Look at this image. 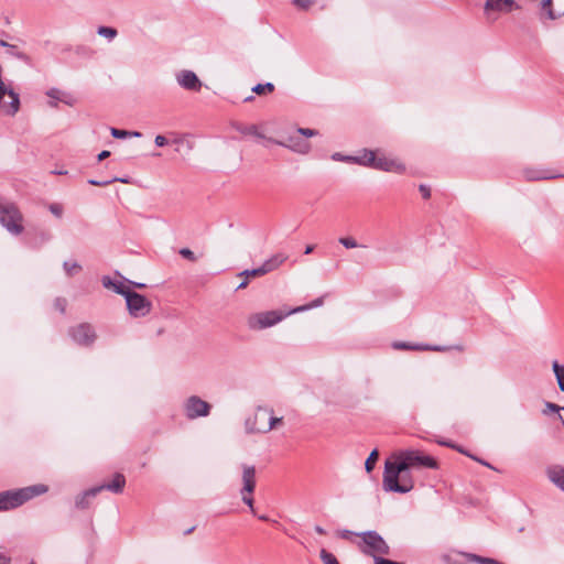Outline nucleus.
Masks as SVG:
<instances>
[{
  "mask_svg": "<svg viewBox=\"0 0 564 564\" xmlns=\"http://www.w3.org/2000/svg\"><path fill=\"white\" fill-rule=\"evenodd\" d=\"M394 462L384 464L382 486L386 491L406 494L414 487L412 476L406 471L411 468L437 469L435 458L424 455L417 449H402L392 455Z\"/></svg>",
  "mask_w": 564,
  "mask_h": 564,
  "instance_id": "nucleus-1",
  "label": "nucleus"
},
{
  "mask_svg": "<svg viewBox=\"0 0 564 564\" xmlns=\"http://www.w3.org/2000/svg\"><path fill=\"white\" fill-rule=\"evenodd\" d=\"M47 491L45 485H33L17 490L0 492V512L8 511L22 506L28 500L43 495Z\"/></svg>",
  "mask_w": 564,
  "mask_h": 564,
  "instance_id": "nucleus-2",
  "label": "nucleus"
},
{
  "mask_svg": "<svg viewBox=\"0 0 564 564\" xmlns=\"http://www.w3.org/2000/svg\"><path fill=\"white\" fill-rule=\"evenodd\" d=\"M0 224L14 236L23 232V215L19 207L4 198H0Z\"/></svg>",
  "mask_w": 564,
  "mask_h": 564,
  "instance_id": "nucleus-3",
  "label": "nucleus"
},
{
  "mask_svg": "<svg viewBox=\"0 0 564 564\" xmlns=\"http://www.w3.org/2000/svg\"><path fill=\"white\" fill-rule=\"evenodd\" d=\"M361 538V542L358 544L359 550L365 555L381 556L389 555L390 547L384 539L377 531H366L357 534Z\"/></svg>",
  "mask_w": 564,
  "mask_h": 564,
  "instance_id": "nucleus-4",
  "label": "nucleus"
},
{
  "mask_svg": "<svg viewBox=\"0 0 564 564\" xmlns=\"http://www.w3.org/2000/svg\"><path fill=\"white\" fill-rule=\"evenodd\" d=\"M284 318L278 311H268L252 314L248 317V326L251 329H264L274 326Z\"/></svg>",
  "mask_w": 564,
  "mask_h": 564,
  "instance_id": "nucleus-5",
  "label": "nucleus"
},
{
  "mask_svg": "<svg viewBox=\"0 0 564 564\" xmlns=\"http://www.w3.org/2000/svg\"><path fill=\"white\" fill-rule=\"evenodd\" d=\"M368 155V167L395 173H403L405 171V166L394 159L384 155L378 156L376 152H369Z\"/></svg>",
  "mask_w": 564,
  "mask_h": 564,
  "instance_id": "nucleus-6",
  "label": "nucleus"
},
{
  "mask_svg": "<svg viewBox=\"0 0 564 564\" xmlns=\"http://www.w3.org/2000/svg\"><path fill=\"white\" fill-rule=\"evenodd\" d=\"M126 302L129 313L134 317L148 315L152 307L151 302L145 296L133 291L126 297Z\"/></svg>",
  "mask_w": 564,
  "mask_h": 564,
  "instance_id": "nucleus-7",
  "label": "nucleus"
},
{
  "mask_svg": "<svg viewBox=\"0 0 564 564\" xmlns=\"http://www.w3.org/2000/svg\"><path fill=\"white\" fill-rule=\"evenodd\" d=\"M210 409L212 405L197 395L187 398L184 403L185 415L189 420L207 416L210 412Z\"/></svg>",
  "mask_w": 564,
  "mask_h": 564,
  "instance_id": "nucleus-8",
  "label": "nucleus"
},
{
  "mask_svg": "<svg viewBox=\"0 0 564 564\" xmlns=\"http://www.w3.org/2000/svg\"><path fill=\"white\" fill-rule=\"evenodd\" d=\"M69 335L79 345H91L96 339V333L90 324L83 323L69 329Z\"/></svg>",
  "mask_w": 564,
  "mask_h": 564,
  "instance_id": "nucleus-9",
  "label": "nucleus"
},
{
  "mask_svg": "<svg viewBox=\"0 0 564 564\" xmlns=\"http://www.w3.org/2000/svg\"><path fill=\"white\" fill-rule=\"evenodd\" d=\"M270 414V408L258 406L254 414L246 420L245 426L247 433H262L260 426L267 424Z\"/></svg>",
  "mask_w": 564,
  "mask_h": 564,
  "instance_id": "nucleus-10",
  "label": "nucleus"
},
{
  "mask_svg": "<svg viewBox=\"0 0 564 564\" xmlns=\"http://www.w3.org/2000/svg\"><path fill=\"white\" fill-rule=\"evenodd\" d=\"M540 8L542 15L550 20L564 15V0H542Z\"/></svg>",
  "mask_w": 564,
  "mask_h": 564,
  "instance_id": "nucleus-11",
  "label": "nucleus"
},
{
  "mask_svg": "<svg viewBox=\"0 0 564 564\" xmlns=\"http://www.w3.org/2000/svg\"><path fill=\"white\" fill-rule=\"evenodd\" d=\"M268 142L269 143H274V144H278V145H281V147H284V148H289L290 150H292L294 152H297V153H301V154H306L310 151V148H311L308 142L300 139L296 135H290L288 138L286 142L279 141V140H275V139H268Z\"/></svg>",
  "mask_w": 564,
  "mask_h": 564,
  "instance_id": "nucleus-12",
  "label": "nucleus"
},
{
  "mask_svg": "<svg viewBox=\"0 0 564 564\" xmlns=\"http://www.w3.org/2000/svg\"><path fill=\"white\" fill-rule=\"evenodd\" d=\"M176 80L181 87L187 90L198 91L202 83L197 75L192 70H182L176 75Z\"/></svg>",
  "mask_w": 564,
  "mask_h": 564,
  "instance_id": "nucleus-13",
  "label": "nucleus"
},
{
  "mask_svg": "<svg viewBox=\"0 0 564 564\" xmlns=\"http://www.w3.org/2000/svg\"><path fill=\"white\" fill-rule=\"evenodd\" d=\"M517 8L518 6L513 0H486L485 3L486 13H489L491 11L508 13Z\"/></svg>",
  "mask_w": 564,
  "mask_h": 564,
  "instance_id": "nucleus-14",
  "label": "nucleus"
},
{
  "mask_svg": "<svg viewBox=\"0 0 564 564\" xmlns=\"http://www.w3.org/2000/svg\"><path fill=\"white\" fill-rule=\"evenodd\" d=\"M242 482L243 486L240 492L252 495L256 488V468L253 466L243 465Z\"/></svg>",
  "mask_w": 564,
  "mask_h": 564,
  "instance_id": "nucleus-15",
  "label": "nucleus"
},
{
  "mask_svg": "<svg viewBox=\"0 0 564 564\" xmlns=\"http://www.w3.org/2000/svg\"><path fill=\"white\" fill-rule=\"evenodd\" d=\"M100 491H102V487L96 486L77 496L75 500L76 508L87 509L89 507L90 499L95 498Z\"/></svg>",
  "mask_w": 564,
  "mask_h": 564,
  "instance_id": "nucleus-16",
  "label": "nucleus"
},
{
  "mask_svg": "<svg viewBox=\"0 0 564 564\" xmlns=\"http://www.w3.org/2000/svg\"><path fill=\"white\" fill-rule=\"evenodd\" d=\"M549 479L564 491V467L552 466L547 469Z\"/></svg>",
  "mask_w": 564,
  "mask_h": 564,
  "instance_id": "nucleus-17",
  "label": "nucleus"
},
{
  "mask_svg": "<svg viewBox=\"0 0 564 564\" xmlns=\"http://www.w3.org/2000/svg\"><path fill=\"white\" fill-rule=\"evenodd\" d=\"M126 486V478L122 474H116L112 481L108 484L100 485L99 487H102V490H109L115 494H121L123 491V488Z\"/></svg>",
  "mask_w": 564,
  "mask_h": 564,
  "instance_id": "nucleus-18",
  "label": "nucleus"
},
{
  "mask_svg": "<svg viewBox=\"0 0 564 564\" xmlns=\"http://www.w3.org/2000/svg\"><path fill=\"white\" fill-rule=\"evenodd\" d=\"M102 285L107 289H112L116 293L127 297L131 290L122 282H113L109 276L102 278Z\"/></svg>",
  "mask_w": 564,
  "mask_h": 564,
  "instance_id": "nucleus-19",
  "label": "nucleus"
},
{
  "mask_svg": "<svg viewBox=\"0 0 564 564\" xmlns=\"http://www.w3.org/2000/svg\"><path fill=\"white\" fill-rule=\"evenodd\" d=\"M286 259H288L286 254L276 253V254L272 256L271 258H269L268 260H265L261 267L263 269H265V274H267V273L278 269L284 261H286Z\"/></svg>",
  "mask_w": 564,
  "mask_h": 564,
  "instance_id": "nucleus-20",
  "label": "nucleus"
},
{
  "mask_svg": "<svg viewBox=\"0 0 564 564\" xmlns=\"http://www.w3.org/2000/svg\"><path fill=\"white\" fill-rule=\"evenodd\" d=\"M524 176L529 181L550 180L556 177V175L551 174L549 171L534 169H527L524 171Z\"/></svg>",
  "mask_w": 564,
  "mask_h": 564,
  "instance_id": "nucleus-21",
  "label": "nucleus"
},
{
  "mask_svg": "<svg viewBox=\"0 0 564 564\" xmlns=\"http://www.w3.org/2000/svg\"><path fill=\"white\" fill-rule=\"evenodd\" d=\"M394 348L397 349H412V350H434V351H442L444 350L443 347L440 346H429V345H410L408 343H395Z\"/></svg>",
  "mask_w": 564,
  "mask_h": 564,
  "instance_id": "nucleus-22",
  "label": "nucleus"
},
{
  "mask_svg": "<svg viewBox=\"0 0 564 564\" xmlns=\"http://www.w3.org/2000/svg\"><path fill=\"white\" fill-rule=\"evenodd\" d=\"M283 424V417H276L273 415V410L270 409V414L267 421V424H262L260 426V430H262V433H268L272 431L273 429H276L279 425Z\"/></svg>",
  "mask_w": 564,
  "mask_h": 564,
  "instance_id": "nucleus-23",
  "label": "nucleus"
},
{
  "mask_svg": "<svg viewBox=\"0 0 564 564\" xmlns=\"http://www.w3.org/2000/svg\"><path fill=\"white\" fill-rule=\"evenodd\" d=\"M237 130L245 135H253L258 139H263L268 142L269 138L262 134L256 124L239 126Z\"/></svg>",
  "mask_w": 564,
  "mask_h": 564,
  "instance_id": "nucleus-24",
  "label": "nucleus"
},
{
  "mask_svg": "<svg viewBox=\"0 0 564 564\" xmlns=\"http://www.w3.org/2000/svg\"><path fill=\"white\" fill-rule=\"evenodd\" d=\"M46 95H47L50 98L54 99V101H51V102H50V105H51L52 107H56V106H57V104H56V101H57V100L63 101V102H65V104H67V105H72V101H70V100H67V99L63 98L64 94H63L59 89H57V88H51V89L46 93Z\"/></svg>",
  "mask_w": 564,
  "mask_h": 564,
  "instance_id": "nucleus-25",
  "label": "nucleus"
},
{
  "mask_svg": "<svg viewBox=\"0 0 564 564\" xmlns=\"http://www.w3.org/2000/svg\"><path fill=\"white\" fill-rule=\"evenodd\" d=\"M97 33L98 35L104 36L109 41L113 40L118 34L117 30L110 26H99L97 29Z\"/></svg>",
  "mask_w": 564,
  "mask_h": 564,
  "instance_id": "nucleus-26",
  "label": "nucleus"
},
{
  "mask_svg": "<svg viewBox=\"0 0 564 564\" xmlns=\"http://www.w3.org/2000/svg\"><path fill=\"white\" fill-rule=\"evenodd\" d=\"M274 90V85L272 83H265V84H257L252 87V93L257 95H263L267 93H272Z\"/></svg>",
  "mask_w": 564,
  "mask_h": 564,
  "instance_id": "nucleus-27",
  "label": "nucleus"
},
{
  "mask_svg": "<svg viewBox=\"0 0 564 564\" xmlns=\"http://www.w3.org/2000/svg\"><path fill=\"white\" fill-rule=\"evenodd\" d=\"M378 456H379V453L377 449H373L370 455L368 456V458L366 459L365 462V468H366V471L367 473H371L375 468V465L378 460Z\"/></svg>",
  "mask_w": 564,
  "mask_h": 564,
  "instance_id": "nucleus-28",
  "label": "nucleus"
},
{
  "mask_svg": "<svg viewBox=\"0 0 564 564\" xmlns=\"http://www.w3.org/2000/svg\"><path fill=\"white\" fill-rule=\"evenodd\" d=\"M110 133L116 139H123V138H127L128 135L141 137L140 132H129L127 130H120L117 128H111Z\"/></svg>",
  "mask_w": 564,
  "mask_h": 564,
  "instance_id": "nucleus-29",
  "label": "nucleus"
},
{
  "mask_svg": "<svg viewBox=\"0 0 564 564\" xmlns=\"http://www.w3.org/2000/svg\"><path fill=\"white\" fill-rule=\"evenodd\" d=\"M64 270L68 276L74 275L75 273L79 272L82 270V267L77 262H69L65 261L63 263Z\"/></svg>",
  "mask_w": 564,
  "mask_h": 564,
  "instance_id": "nucleus-30",
  "label": "nucleus"
},
{
  "mask_svg": "<svg viewBox=\"0 0 564 564\" xmlns=\"http://www.w3.org/2000/svg\"><path fill=\"white\" fill-rule=\"evenodd\" d=\"M264 274H265V269H263L262 267H259V268L252 269V270H245L239 273L240 276H245L247 279L254 278V276H261Z\"/></svg>",
  "mask_w": 564,
  "mask_h": 564,
  "instance_id": "nucleus-31",
  "label": "nucleus"
},
{
  "mask_svg": "<svg viewBox=\"0 0 564 564\" xmlns=\"http://www.w3.org/2000/svg\"><path fill=\"white\" fill-rule=\"evenodd\" d=\"M319 556L324 564H339L335 555L324 549L321 551Z\"/></svg>",
  "mask_w": 564,
  "mask_h": 564,
  "instance_id": "nucleus-32",
  "label": "nucleus"
},
{
  "mask_svg": "<svg viewBox=\"0 0 564 564\" xmlns=\"http://www.w3.org/2000/svg\"><path fill=\"white\" fill-rule=\"evenodd\" d=\"M369 152H373V151L365 149L361 152V154L355 155L354 159H356V160H354V163L364 165V166H368L367 162L369 161V155H368Z\"/></svg>",
  "mask_w": 564,
  "mask_h": 564,
  "instance_id": "nucleus-33",
  "label": "nucleus"
},
{
  "mask_svg": "<svg viewBox=\"0 0 564 564\" xmlns=\"http://www.w3.org/2000/svg\"><path fill=\"white\" fill-rule=\"evenodd\" d=\"M339 243L343 245L347 249H352L359 247L356 239L352 237H341L339 238Z\"/></svg>",
  "mask_w": 564,
  "mask_h": 564,
  "instance_id": "nucleus-34",
  "label": "nucleus"
},
{
  "mask_svg": "<svg viewBox=\"0 0 564 564\" xmlns=\"http://www.w3.org/2000/svg\"><path fill=\"white\" fill-rule=\"evenodd\" d=\"M552 368L556 379L564 381V366L560 365L557 361H553Z\"/></svg>",
  "mask_w": 564,
  "mask_h": 564,
  "instance_id": "nucleus-35",
  "label": "nucleus"
},
{
  "mask_svg": "<svg viewBox=\"0 0 564 564\" xmlns=\"http://www.w3.org/2000/svg\"><path fill=\"white\" fill-rule=\"evenodd\" d=\"M0 46L6 47L7 50H9L10 54H12V55H14V56H17L19 58H21L23 56L22 53L15 51L17 46L8 43L4 40H0Z\"/></svg>",
  "mask_w": 564,
  "mask_h": 564,
  "instance_id": "nucleus-36",
  "label": "nucleus"
},
{
  "mask_svg": "<svg viewBox=\"0 0 564 564\" xmlns=\"http://www.w3.org/2000/svg\"><path fill=\"white\" fill-rule=\"evenodd\" d=\"M48 209H50V212H51L54 216H56V217H58V218H59V217H62L63 212H64L63 206H62L61 204H57V203H53V204H51V205L48 206Z\"/></svg>",
  "mask_w": 564,
  "mask_h": 564,
  "instance_id": "nucleus-37",
  "label": "nucleus"
},
{
  "mask_svg": "<svg viewBox=\"0 0 564 564\" xmlns=\"http://www.w3.org/2000/svg\"><path fill=\"white\" fill-rule=\"evenodd\" d=\"M332 159L334 161H340V162H349V163H354V156L352 155H344L339 152H336L332 155Z\"/></svg>",
  "mask_w": 564,
  "mask_h": 564,
  "instance_id": "nucleus-38",
  "label": "nucleus"
},
{
  "mask_svg": "<svg viewBox=\"0 0 564 564\" xmlns=\"http://www.w3.org/2000/svg\"><path fill=\"white\" fill-rule=\"evenodd\" d=\"M66 305H67V302L65 299L63 297H57L55 301H54V307L59 311L62 314L65 313L66 311Z\"/></svg>",
  "mask_w": 564,
  "mask_h": 564,
  "instance_id": "nucleus-39",
  "label": "nucleus"
},
{
  "mask_svg": "<svg viewBox=\"0 0 564 564\" xmlns=\"http://www.w3.org/2000/svg\"><path fill=\"white\" fill-rule=\"evenodd\" d=\"M180 254H181L183 258H185V259H187V260H189V261H193V262H194V261H196V256H195V253H194L191 249H188V248H183V249H181V250H180Z\"/></svg>",
  "mask_w": 564,
  "mask_h": 564,
  "instance_id": "nucleus-40",
  "label": "nucleus"
},
{
  "mask_svg": "<svg viewBox=\"0 0 564 564\" xmlns=\"http://www.w3.org/2000/svg\"><path fill=\"white\" fill-rule=\"evenodd\" d=\"M242 501L250 508L251 512L254 514V507H253V498L249 494H241Z\"/></svg>",
  "mask_w": 564,
  "mask_h": 564,
  "instance_id": "nucleus-41",
  "label": "nucleus"
},
{
  "mask_svg": "<svg viewBox=\"0 0 564 564\" xmlns=\"http://www.w3.org/2000/svg\"><path fill=\"white\" fill-rule=\"evenodd\" d=\"M297 133L301 134V135H304L306 138H310V137L316 135L318 132L316 130H314V129L299 128L297 129Z\"/></svg>",
  "mask_w": 564,
  "mask_h": 564,
  "instance_id": "nucleus-42",
  "label": "nucleus"
},
{
  "mask_svg": "<svg viewBox=\"0 0 564 564\" xmlns=\"http://www.w3.org/2000/svg\"><path fill=\"white\" fill-rule=\"evenodd\" d=\"M322 302H323L322 299H317L311 305L297 307V308L293 310L292 312L293 313L302 312V311H305V310L311 308V307H316V306H319L322 304Z\"/></svg>",
  "mask_w": 564,
  "mask_h": 564,
  "instance_id": "nucleus-43",
  "label": "nucleus"
},
{
  "mask_svg": "<svg viewBox=\"0 0 564 564\" xmlns=\"http://www.w3.org/2000/svg\"><path fill=\"white\" fill-rule=\"evenodd\" d=\"M375 564H401L399 562H394L388 558H384L383 555L381 556H375Z\"/></svg>",
  "mask_w": 564,
  "mask_h": 564,
  "instance_id": "nucleus-44",
  "label": "nucleus"
},
{
  "mask_svg": "<svg viewBox=\"0 0 564 564\" xmlns=\"http://www.w3.org/2000/svg\"><path fill=\"white\" fill-rule=\"evenodd\" d=\"M419 191L420 193L422 194L423 198L427 199L431 197V189L429 186L424 185V184H421L419 186Z\"/></svg>",
  "mask_w": 564,
  "mask_h": 564,
  "instance_id": "nucleus-45",
  "label": "nucleus"
},
{
  "mask_svg": "<svg viewBox=\"0 0 564 564\" xmlns=\"http://www.w3.org/2000/svg\"><path fill=\"white\" fill-rule=\"evenodd\" d=\"M293 3L301 9H307L311 6L312 1L311 0H293Z\"/></svg>",
  "mask_w": 564,
  "mask_h": 564,
  "instance_id": "nucleus-46",
  "label": "nucleus"
},
{
  "mask_svg": "<svg viewBox=\"0 0 564 564\" xmlns=\"http://www.w3.org/2000/svg\"><path fill=\"white\" fill-rule=\"evenodd\" d=\"M88 183L90 185H95V186H107V185L111 184L112 181L111 180H108V181L89 180Z\"/></svg>",
  "mask_w": 564,
  "mask_h": 564,
  "instance_id": "nucleus-47",
  "label": "nucleus"
},
{
  "mask_svg": "<svg viewBox=\"0 0 564 564\" xmlns=\"http://www.w3.org/2000/svg\"><path fill=\"white\" fill-rule=\"evenodd\" d=\"M437 443L442 446H446V447H451V448H456L457 451H459L460 453H464L466 454L463 449L458 448L456 445H454L452 442L449 441H441L438 440Z\"/></svg>",
  "mask_w": 564,
  "mask_h": 564,
  "instance_id": "nucleus-48",
  "label": "nucleus"
},
{
  "mask_svg": "<svg viewBox=\"0 0 564 564\" xmlns=\"http://www.w3.org/2000/svg\"><path fill=\"white\" fill-rule=\"evenodd\" d=\"M154 142L158 147H164L167 143V140L164 135L159 134L155 137Z\"/></svg>",
  "mask_w": 564,
  "mask_h": 564,
  "instance_id": "nucleus-49",
  "label": "nucleus"
},
{
  "mask_svg": "<svg viewBox=\"0 0 564 564\" xmlns=\"http://www.w3.org/2000/svg\"><path fill=\"white\" fill-rule=\"evenodd\" d=\"M354 533L349 530H341L338 532V535L341 538V539H350V536L352 535Z\"/></svg>",
  "mask_w": 564,
  "mask_h": 564,
  "instance_id": "nucleus-50",
  "label": "nucleus"
},
{
  "mask_svg": "<svg viewBox=\"0 0 564 564\" xmlns=\"http://www.w3.org/2000/svg\"><path fill=\"white\" fill-rule=\"evenodd\" d=\"M546 408L551 411H554V412H558L560 410H563L564 411V406H558L554 403H551V402H547L546 403Z\"/></svg>",
  "mask_w": 564,
  "mask_h": 564,
  "instance_id": "nucleus-51",
  "label": "nucleus"
},
{
  "mask_svg": "<svg viewBox=\"0 0 564 564\" xmlns=\"http://www.w3.org/2000/svg\"><path fill=\"white\" fill-rule=\"evenodd\" d=\"M11 560L9 556L4 555L3 553H0V564H10Z\"/></svg>",
  "mask_w": 564,
  "mask_h": 564,
  "instance_id": "nucleus-52",
  "label": "nucleus"
},
{
  "mask_svg": "<svg viewBox=\"0 0 564 564\" xmlns=\"http://www.w3.org/2000/svg\"><path fill=\"white\" fill-rule=\"evenodd\" d=\"M109 155H110V152L107 150H104L98 154V161H102V160L107 159Z\"/></svg>",
  "mask_w": 564,
  "mask_h": 564,
  "instance_id": "nucleus-53",
  "label": "nucleus"
},
{
  "mask_svg": "<svg viewBox=\"0 0 564 564\" xmlns=\"http://www.w3.org/2000/svg\"><path fill=\"white\" fill-rule=\"evenodd\" d=\"M248 279L246 278L238 286H237V290H241V289H245L247 288L248 285Z\"/></svg>",
  "mask_w": 564,
  "mask_h": 564,
  "instance_id": "nucleus-54",
  "label": "nucleus"
},
{
  "mask_svg": "<svg viewBox=\"0 0 564 564\" xmlns=\"http://www.w3.org/2000/svg\"><path fill=\"white\" fill-rule=\"evenodd\" d=\"M314 248H315V247H314L313 245H308V246H306L304 253H305V254H310V253H312V252H313V250H314Z\"/></svg>",
  "mask_w": 564,
  "mask_h": 564,
  "instance_id": "nucleus-55",
  "label": "nucleus"
},
{
  "mask_svg": "<svg viewBox=\"0 0 564 564\" xmlns=\"http://www.w3.org/2000/svg\"><path fill=\"white\" fill-rule=\"evenodd\" d=\"M315 531H316V533H318L321 535H324L326 533V531L319 525L315 527Z\"/></svg>",
  "mask_w": 564,
  "mask_h": 564,
  "instance_id": "nucleus-56",
  "label": "nucleus"
},
{
  "mask_svg": "<svg viewBox=\"0 0 564 564\" xmlns=\"http://www.w3.org/2000/svg\"><path fill=\"white\" fill-rule=\"evenodd\" d=\"M111 181H112V183L113 182L128 183V180L127 178H122V177H115Z\"/></svg>",
  "mask_w": 564,
  "mask_h": 564,
  "instance_id": "nucleus-57",
  "label": "nucleus"
},
{
  "mask_svg": "<svg viewBox=\"0 0 564 564\" xmlns=\"http://www.w3.org/2000/svg\"><path fill=\"white\" fill-rule=\"evenodd\" d=\"M558 388L561 391H564V381H561V379H556Z\"/></svg>",
  "mask_w": 564,
  "mask_h": 564,
  "instance_id": "nucleus-58",
  "label": "nucleus"
},
{
  "mask_svg": "<svg viewBox=\"0 0 564 564\" xmlns=\"http://www.w3.org/2000/svg\"><path fill=\"white\" fill-rule=\"evenodd\" d=\"M131 284H133L135 288H139V289H142L145 286V284L143 283H135V282H130Z\"/></svg>",
  "mask_w": 564,
  "mask_h": 564,
  "instance_id": "nucleus-59",
  "label": "nucleus"
},
{
  "mask_svg": "<svg viewBox=\"0 0 564 564\" xmlns=\"http://www.w3.org/2000/svg\"><path fill=\"white\" fill-rule=\"evenodd\" d=\"M469 456H470L471 458H474V459H476V460H477V458H476V457H474V456H471V455H469ZM478 462H479V463H481V464H482V465H485V466L491 467V466H490L488 463H486V462H482V460H480V459H478Z\"/></svg>",
  "mask_w": 564,
  "mask_h": 564,
  "instance_id": "nucleus-60",
  "label": "nucleus"
},
{
  "mask_svg": "<svg viewBox=\"0 0 564 564\" xmlns=\"http://www.w3.org/2000/svg\"><path fill=\"white\" fill-rule=\"evenodd\" d=\"M259 519L262 521H269V518L267 516H259Z\"/></svg>",
  "mask_w": 564,
  "mask_h": 564,
  "instance_id": "nucleus-61",
  "label": "nucleus"
},
{
  "mask_svg": "<svg viewBox=\"0 0 564 564\" xmlns=\"http://www.w3.org/2000/svg\"><path fill=\"white\" fill-rule=\"evenodd\" d=\"M194 529H195L194 527H192V528L187 529V530L185 531V534H189V533H192V532L194 531Z\"/></svg>",
  "mask_w": 564,
  "mask_h": 564,
  "instance_id": "nucleus-62",
  "label": "nucleus"
},
{
  "mask_svg": "<svg viewBox=\"0 0 564 564\" xmlns=\"http://www.w3.org/2000/svg\"><path fill=\"white\" fill-rule=\"evenodd\" d=\"M253 99V96H248L245 98V101H251Z\"/></svg>",
  "mask_w": 564,
  "mask_h": 564,
  "instance_id": "nucleus-63",
  "label": "nucleus"
},
{
  "mask_svg": "<svg viewBox=\"0 0 564 564\" xmlns=\"http://www.w3.org/2000/svg\"><path fill=\"white\" fill-rule=\"evenodd\" d=\"M42 237H43V240H48L50 239V236H47L45 234H43Z\"/></svg>",
  "mask_w": 564,
  "mask_h": 564,
  "instance_id": "nucleus-64",
  "label": "nucleus"
}]
</instances>
